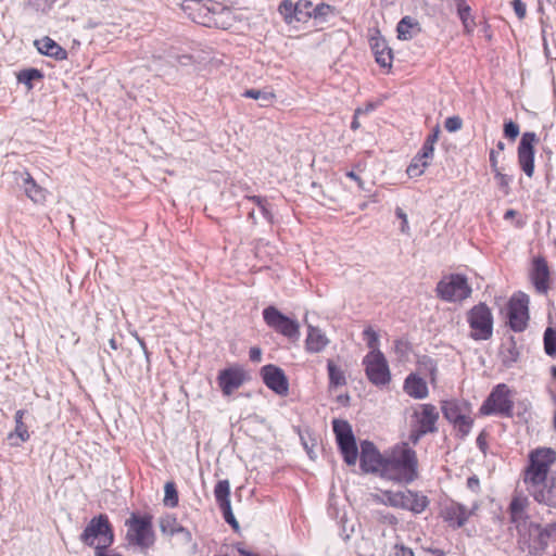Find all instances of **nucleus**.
I'll return each instance as SVG.
<instances>
[{
	"mask_svg": "<svg viewBox=\"0 0 556 556\" xmlns=\"http://www.w3.org/2000/svg\"><path fill=\"white\" fill-rule=\"evenodd\" d=\"M417 464L416 452L404 443L386 458L382 476L397 482L409 483L417 477Z\"/></svg>",
	"mask_w": 556,
	"mask_h": 556,
	"instance_id": "nucleus-1",
	"label": "nucleus"
},
{
	"mask_svg": "<svg viewBox=\"0 0 556 556\" xmlns=\"http://www.w3.org/2000/svg\"><path fill=\"white\" fill-rule=\"evenodd\" d=\"M81 543L94 548V556L99 552L108 551L114 543L115 535L109 517L100 514L91 518L79 535Z\"/></svg>",
	"mask_w": 556,
	"mask_h": 556,
	"instance_id": "nucleus-2",
	"label": "nucleus"
},
{
	"mask_svg": "<svg viewBox=\"0 0 556 556\" xmlns=\"http://www.w3.org/2000/svg\"><path fill=\"white\" fill-rule=\"evenodd\" d=\"M556 462V451L551 447H539L530 452L529 464L523 471L525 485L542 482L551 475L549 469Z\"/></svg>",
	"mask_w": 556,
	"mask_h": 556,
	"instance_id": "nucleus-3",
	"label": "nucleus"
},
{
	"mask_svg": "<svg viewBox=\"0 0 556 556\" xmlns=\"http://www.w3.org/2000/svg\"><path fill=\"white\" fill-rule=\"evenodd\" d=\"M126 541L130 546H137L140 549L150 548L155 541L152 517L150 515H139L132 513L125 521Z\"/></svg>",
	"mask_w": 556,
	"mask_h": 556,
	"instance_id": "nucleus-4",
	"label": "nucleus"
},
{
	"mask_svg": "<svg viewBox=\"0 0 556 556\" xmlns=\"http://www.w3.org/2000/svg\"><path fill=\"white\" fill-rule=\"evenodd\" d=\"M435 292L441 300L455 303L468 299L472 289L464 275L451 274L438 282Z\"/></svg>",
	"mask_w": 556,
	"mask_h": 556,
	"instance_id": "nucleus-5",
	"label": "nucleus"
},
{
	"mask_svg": "<svg viewBox=\"0 0 556 556\" xmlns=\"http://www.w3.org/2000/svg\"><path fill=\"white\" fill-rule=\"evenodd\" d=\"M467 321L471 329L470 337L476 341H486L493 334V315L484 303L475 305L467 314Z\"/></svg>",
	"mask_w": 556,
	"mask_h": 556,
	"instance_id": "nucleus-6",
	"label": "nucleus"
},
{
	"mask_svg": "<svg viewBox=\"0 0 556 556\" xmlns=\"http://www.w3.org/2000/svg\"><path fill=\"white\" fill-rule=\"evenodd\" d=\"M365 374L370 383L383 388L391 382V371L381 351L368 352L363 358Z\"/></svg>",
	"mask_w": 556,
	"mask_h": 556,
	"instance_id": "nucleus-7",
	"label": "nucleus"
},
{
	"mask_svg": "<svg viewBox=\"0 0 556 556\" xmlns=\"http://www.w3.org/2000/svg\"><path fill=\"white\" fill-rule=\"evenodd\" d=\"M510 390L505 383L497 384L480 407L484 416L501 415L510 417L514 403L510 400Z\"/></svg>",
	"mask_w": 556,
	"mask_h": 556,
	"instance_id": "nucleus-8",
	"label": "nucleus"
},
{
	"mask_svg": "<svg viewBox=\"0 0 556 556\" xmlns=\"http://www.w3.org/2000/svg\"><path fill=\"white\" fill-rule=\"evenodd\" d=\"M332 429L344 462L349 466L355 465L358 456V450L351 425L346 420L333 419Z\"/></svg>",
	"mask_w": 556,
	"mask_h": 556,
	"instance_id": "nucleus-9",
	"label": "nucleus"
},
{
	"mask_svg": "<svg viewBox=\"0 0 556 556\" xmlns=\"http://www.w3.org/2000/svg\"><path fill=\"white\" fill-rule=\"evenodd\" d=\"M263 318L266 325L276 332L289 339L300 338V325L296 320L283 315L275 306H268L263 311Z\"/></svg>",
	"mask_w": 556,
	"mask_h": 556,
	"instance_id": "nucleus-10",
	"label": "nucleus"
},
{
	"mask_svg": "<svg viewBox=\"0 0 556 556\" xmlns=\"http://www.w3.org/2000/svg\"><path fill=\"white\" fill-rule=\"evenodd\" d=\"M529 298L525 293L514 295L507 307V317L509 327L515 332H521L527 328L529 320Z\"/></svg>",
	"mask_w": 556,
	"mask_h": 556,
	"instance_id": "nucleus-11",
	"label": "nucleus"
},
{
	"mask_svg": "<svg viewBox=\"0 0 556 556\" xmlns=\"http://www.w3.org/2000/svg\"><path fill=\"white\" fill-rule=\"evenodd\" d=\"M539 141L535 132L527 131L521 136L518 149L517 157L518 164L522 172L531 178L534 174V144Z\"/></svg>",
	"mask_w": 556,
	"mask_h": 556,
	"instance_id": "nucleus-12",
	"label": "nucleus"
},
{
	"mask_svg": "<svg viewBox=\"0 0 556 556\" xmlns=\"http://www.w3.org/2000/svg\"><path fill=\"white\" fill-rule=\"evenodd\" d=\"M313 3L308 0H300L293 3L292 0H282L278 7V12L287 24L306 22L311 18V9Z\"/></svg>",
	"mask_w": 556,
	"mask_h": 556,
	"instance_id": "nucleus-13",
	"label": "nucleus"
},
{
	"mask_svg": "<svg viewBox=\"0 0 556 556\" xmlns=\"http://www.w3.org/2000/svg\"><path fill=\"white\" fill-rule=\"evenodd\" d=\"M526 489L538 503L556 507V475L552 473L536 485H526Z\"/></svg>",
	"mask_w": 556,
	"mask_h": 556,
	"instance_id": "nucleus-14",
	"label": "nucleus"
},
{
	"mask_svg": "<svg viewBox=\"0 0 556 556\" xmlns=\"http://www.w3.org/2000/svg\"><path fill=\"white\" fill-rule=\"evenodd\" d=\"M361 468L364 472L383 473L386 458L381 456L375 444L370 441L361 442Z\"/></svg>",
	"mask_w": 556,
	"mask_h": 556,
	"instance_id": "nucleus-15",
	"label": "nucleus"
},
{
	"mask_svg": "<svg viewBox=\"0 0 556 556\" xmlns=\"http://www.w3.org/2000/svg\"><path fill=\"white\" fill-rule=\"evenodd\" d=\"M261 375L265 386L278 395H287L289 392V381L283 370L275 365H265L261 369Z\"/></svg>",
	"mask_w": 556,
	"mask_h": 556,
	"instance_id": "nucleus-16",
	"label": "nucleus"
},
{
	"mask_svg": "<svg viewBox=\"0 0 556 556\" xmlns=\"http://www.w3.org/2000/svg\"><path fill=\"white\" fill-rule=\"evenodd\" d=\"M412 417L415 420V426L420 428L421 433H433L437 431L435 425L439 419V413L434 405L419 404Z\"/></svg>",
	"mask_w": 556,
	"mask_h": 556,
	"instance_id": "nucleus-17",
	"label": "nucleus"
},
{
	"mask_svg": "<svg viewBox=\"0 0 556 556\" xmlns=\"http://www.w3.org/2000/svg\"><path fill=\"white\" fill-rule=\"evenodd\" d=\"M217 380L223 393L230 395L243 384L245 375L240 367H230L219 371Z\"/></svg>",
	"mask_w": 556,
	"mask_h": 556,
	"instance_id": "nucleus-18",
	"label": "nucleus"
},
{
	"mask_svg": "<svg viewBox=\"0 0 556 556\" xmlns=\"http://www.w3.org/2000/svg\"><path fill=\"white\" fill-rule=\"evenodd\" d=\"M549 268L544 257H535L533 260V267L531 271V280L535 290L541 294H546L548 291L549 282Z\"/></svg>",
	"mask_w": 556,
	"mask_h": 556,
	"instance_id": "nucleus-19",
	"label": "nucleus"
},
{
	"mask_svg": "<svg viewBox=\"0 0 556 556\" xmlns=\"http://www.w3.org/2000/svg\"><path fill=\"white\" fill-rule=\"evenodd\" d=\"M471 514L472 511L469 510L465 505L455 502L446 505L442 510L444 520L456 528L463 527Z\"/></svg>",
	"mask_w": 556,
	"mask_h": 556,
	"instance_id": "nucleus-20",
	"label": "nucleus"
},
{
	"mask_svg": "<svg viewBox=\"0 0 556 556\" xmlns=\"http://www.w3.org/2000/svg\"><path fill=\"white\" fill-rule=\"evenodd\" d=\"M21 178V187L23 188L27 198H29L34 203L41 204L47 199V190L39 186L31 175L27 172L17 174Z\"/></svg>",
	"mask_w": 556,
	"mask_h": 556,
	"instance_id": "nucleus-21",
	"label": "nucleus"
},
{
	"mask_svg": "<svg viewBox=\"0 0 556 556\" xmlns=\"http://www.w3.org/2000/svg\"><path fill=\"white\" fill-rule=\"evenodd\" d=\"M527 506L528 500L521 496H515L509 504L508 510L510 516V522L515 525L518 532H521L522 528H525L527 525Z\"/></svg>",
	"mask_w": 556,
	"mask_h": 556,
	"instance_id": "nucleus-22",
	"label": "nucleus"
},
{
	"mask_svg": "<svg viewBox=\"0 0 556 556\" xmlns=\"http://www.w3.org/2000/svg\"><path fill=\"white\" fill-rule=\"evenodd\" d=\"M26 410L18 409L14 415L15 428L8 434V440L11 446H20L22 443L29 440V432L27 426L24 424L23 418Z\"/></svg>",
	"mask_w": 556,
	"mask_h": 556,
	"instance_id": "nucleus-23",
	"label": "nucleus"
},
{
	"mask_svg": "<svg viewBox=\"0 0 556 556\" xmlns=\"http://www.w3.org/2000/svg\"><path fill=\"white\" fill-rule=\"evenodd\" d=\"M428 505L429 501L427 496L407 489L403 491L402 509L410 510L414 514H420L427 508Z\"/></svg>",
	"mask_w": 556,
	"mask_h": 556,
	"instance_id": "nucleus-24",
	"label": "nucleus"
},
{
	"mask_svg": "<svg viewBox=\"0 0 556 556\" xmlns=\"http://www.w3.org/2000/svg\"><path fill=\"white\" fill-rule=\"evenodd\" d=\"M444 417L459 428L463 433H468L471 428V420L462 415L456 404L447 403L443 406Z\"/></svg>",
	"mask_w": 556,
	"mask_h": 556,
	"instance_id": "nucleus-25",
	"label": "nucleus"
},
{
	"mask_svg": "<svg viewBox=\"0 0 556 556\" xmlns=\"http://www.w3.org/2000/svg\"><path fill=\"white\" fill-rule=\"evenodd\" d=\"M403 389L409 396L418 400L427 397L429 393L426 381L414 374L407 376Z\"/></svg>",
	"mask_w": 556,
	"mask_h": 556,
	"instance_id": "nucleus-26",
	"label": "nucleus"
},
{
	"mask_svg": "<svg viewBox=\"0 0 556 556\" xmlns=\"http://www.w3.org/2000/svg\"><path fill=\"white\" fill-rule=\"evenodd\" d=\"M308 333L306 338V350L311 353L323 351L329 343L326 334L317 327L307 324Z\"/></svg>",
	"mask_w": 556,
	"mask_h": 556,
	"instance_id": "nucleus-27",
	"label": "nucleus"
},
{
	"mask_svg": "<svg viewBox=\"0 0 556 556\" xmlns=\"http://www.w3.org/2000/svg\"><path fill=\"white\" fill-rule=\"evenodd\" d=\"M35 45L41 54L54 58L55 60H65L67 52L59 43L49 37L36 40Z\"/></svg>",
	"mask_w": 556,
	"mask_h": 556,
	"instance_id": "nucleus-28",
	"label": "nucleus"
},
{
	"mask_svg": "<svg viewBox=\"0 0 556 556\" xmlns=\"http://www.w3.org/2000/svg\"><path fill=\"white\" fill-rule=\"evenodd\" d=\"M161 530L163 533H166L168 535H179L181 539V542L185 544H188L192 540L191 532L184 528L181 525H179L176 520V518L173 517H166L161 521Z\"/></svg>",
	"mask_w": 556,
	"mask_h": 556,
	"instance_id": "nucleus-29",
	"label": "nucleus"
},
{
	"mask_svg": "<svg viewBox=\"0 0 556 556\" xmlns=\"http://www.w3.org/2000/svg\"><path fill=\"white\" fill-rule=\"evenodd\" d=\"M397 38L401 40H409L420 33L419 24L410 16H404L396 27Z\"/></svg>",
	"mask_w": 556,
	"mask_h": 556,
	"instance_id": "nucleus-30",
	"label": "nucleus"
},
{
	"mask_svg": "<svg viewBox=\"0 0 556 556\" xmlns=\"http://www.w3.org/2000/svg\"><path fill=\"white\" fill-rule=\"evenodd\" d=\"M376 62L382 67H391L393 54L391 48L388 47L384 40H376L371 45Z\"/></svg>",
	"mask_w": 556,
	"mask_h": 556,
	"instance_id": "nucleus-31",
	"label": "nucleus"
},
{
	"mask_svg": "<svg viewBox=\"0 0 556 556\" xmlns=\"http://www.w3.org/2000/svg\"><path fill=\"white\" fill-rule=\"evenodd\" d=\"M327 370L329 378V389H337L346 384V377L340 366H338L332 359L327 362Z\"/></svg>",
	"mask_w": 556,
	"mask_h": 556,
	"instance_id": "nucleus-32",
	"label": "nucleus"
},
{
	"mask_svg": "<svg viewBox=\"0 0 556 556\" xmlns=\"http://www.w3.org/2000/svg\"><path fill=\"white\" fill-rule=\"evenodd\" d=\"M490 165H491V169H492V172L494 174V178L497 181L498 188L505 194H508L509 190H510L509 189V185H510L513 178L510 176L502 173L501 168L497 165V161L495 159V153L494 152H490Z\"/></svg>",
	"mask_w": 556,
	"mask_h": 556,
	"instance_id": "nucleus-33",
	"label": "nucleus"
},
{
	"mask_svg": "<svg viewBox=\"0 0 556 556\" xmlns=\"http://www.w3.org/2000/svg\"><path fill=\"white\" fill-rule=\"evenodd\" d=\"M214 495L218 506L230 503V484L228 480H219L214 488Z\"/></svg>",
	"mask_w": 556,
	"mask_h": 556,
	"instance_id": "nucleus-34",
	"label": "nucleus"
},
{
	"mask_svg": "<svg viewBox=\"0 0 556 556\" xmlns=\"http://www.w3.org/2000/svg\"><path fill=\"white\" fill-rule=\"evenodd\" d=\"M544 351L546 355L556 357V328L547 327L544 331Z\"/></svg>",
	"mask_w": 556,
	"mask_h": 556,
	"instance_id": "nucleus-35",
	"label": "nucleus"
},
{
	"mask_svg": "<svg viewBox=\"0 0 556 556\" xmlns=\"http://www.w3.org/2000/svg\"><path fill=\"white\" fill-rule=\"evenodd\" d=\"M428 160L421 159L419 154L415 155L408 165L406 173L410 178L419 177L424 174L426 167L429 165Z\"/></svg>",
	"mask_w": 556,
	"mask_h": 556,
	"instance_id": "nucleus-36",
	"label": "nucleus"
},
{
	"mask_svg": "<svg viewBox=\"0 0 556 556\" xmlns=\"http://www.w3.org/2000/svg\"><path fill=\"white\" fill-rule=\"evenodd\" d=\"M243 96L260 101L263 106L269 105L275 98L273 92L258 89H248Z\"/></svg>",
	"mask_w": 556,
	"mask_h": 556,
	"instance_id": "nucleus-37",
	"label": "nucleus"
},
{
	"mask_svg": "<svg viewBox=\"0 0 556 556\" xmlns=\"http://www.w3.org/2000/svg\"><path fill=\"white\" fill-rule=\"evenodd\" d=\"M164 504L168 507L178 505V492L174 482H166L164 486Z\"/></svg>",
	"mask_w": 556,
	"mask_h": 556,
	"instance_id": "nucleus-38",
	"label": "nucleus"
},
{
	"mask_svg": "<svg viewBox=\"0 0 556 556\" xmlns=\"http://www.w3.org/2000/svg\"><path fill=\"white\" fill-rule=\"evenodd\" d=\"M41 77H42V74L39 70L29 68V70H24V71L20 72V74L17 75V80L20 83L28 86V88H31V81L35 79H40Z\"/></svg>",
	"mask_w": 556,
	"mask_h": 556,
	"instance_id": "nucleus-39",
	"label": "nucleus"
},
{
	"mask_svg": "<svg viewBox=\"0 0 556 556\" xmlns=\"http://www.w3.org/2000/svg\"><path fill=\"white\" fill-rule=\"evenodd\" d=\"M458 15L462 20L464 27L470 31L475 27V22L470 15V7L467 4L458 5Z\"/></svg>",
	"mask_w": 556,
	"mask_h": 556,
	"instance_id": "nucleus-40",
	"label": "nucleus"
},
{
	"mask_svg": "<svg viewBox=\"0 0 556 556\" xmlns=\"http://www.w3.org/2000/svg\"><path fill=\"white\" fill-rule=\"evenodd\" d=\"M363 336L367 341V346L370 349V352L380 351L378 349L379 337L372 328H370V327L366 328L363 331Z\"/></svg>",
	"mask_w": 556,
	"mask_h": 556,
	"instance_id": "nucleus-41",
	"label": "nucleus"
},
{
	"mask_svg": "<svg viewBox=\"0 0 556 556\" xmlns=\"http://www.w3.org/2000/svg\"><path fill=\"white\" fill-rule=\"evenodd\" d=\"M330 13H332V8L329 4L320 3L315 8L311 9V17L315 20H325Z\"/></svg>",
	"mask_w": 556,
	"mask_h": 556,
	"instance_id": "nucleus-42",
	"label": "nucleus"
},
{
	"mask_svg": "<svg viewBox=\"0 0 556 556\" xmlns=\"http://www.w3.org/2000/svg\"><path fill=\"white\" fill-rule=\"evenodd\" d=\"M387 503L392 507L402 508L403 506V491H387L384 492Z\"/></svg>",
	"mask_w": 556,
	"mask_h": 556,
	"instance_id": "nucleus-43",
	"label": "nucleus"
},
{
	"mask_svg": "<svg viewBox=\"0 0 556 556\" xmlns=\"http://www.w3.org/2000/svg\"><path fill=\"white\" fill-rule=\"evenodd\" d=\"M463 126V121L459 116H451V117H447L444 122V127L447 131L450 132H455L457 130H459Z\"/></svg>",
	"mask_w": 556,
	"mask_h": 556,
	"instance_id": "nucleus-44",
	"label": "nucleus"
},
{
	"mask_svg": "<svg viewBox=\"0 0 556 556\" xmlns=\"http://www.w3.org/2000/svg\"><path fill=\"white\" fill-rule=\"evenodd\" d=\"M504 135L510 140H515L519 135V126L513 121H508L504 124Z\"/></svg>",
	"mask_w": 556,
	"mask_h": 556,
	"instance_id": "nucleus-45",
	"label": "nucleus"
},
{
	"mask_svg": "<svg viewBox=\"0 0 556 556\" xmlns=\"http://www.w3.org/2000/svg\"><path fill=\"white\" fill-rule=\"evenodd\" d=\"M56 0H29V5L36 11L46 12Z\"/></svg>",
	"mask_w": 556,
	"mask_h": 556,
	"instance_id": "nucleus-46",
	"label": "nucleus"
},
{
	"mask_svg": "<svg viewBox=\"0 0 556 556\" xmlns=\"http://www.w3.org/2000/svg\"><path fill=\"white\" fill-rule=\"evenodd\" d=\"M395 215L402 220L400 228L401 232L404 235H409L410 232L406 213L401 207H396Z\"/></svg>",
	"mask_w": 556,
	"mask_h": 556,
	"instance_id": "nucleus-47",
	"label": "nucleus"
},
{
	"mask_svg": "<svg viewBox=\"0 0 556 556\" xmlns=\"http://www.w3.org/2000/svg\"><path fill=\"white\" fill-rule=\"evenodd\" d=\"M389 556H414V552L404 545H394Z\"/></svg>",
	"mask_w": 556,
	"mask_h": 556,
	"instance_id": "nucleus-48",
	"label": "nucleus"
},
{
	"mask_svg": "<svg viewBox=\"0 0 556 556\" xmlns=\"http://www.w3.org/2000/svg\"><path fill=\"white\" fill-rule=\"evenodd\" d=\"M434 146L425 141L420 152L418 153L421 159L430 161L433 157Z\"/></svg>",
	"mask_w": 556,
	"mask_h": 556,
	"instance_id": "nucleus-49",
	"label": "nucleus"
},
{
	"mask_svg": "<svg viewBox=\"0 0 556 556\" xmlns=\"http://www.w3.org/2000/svg\"><path fill=\"white\" fill-rule=\"evenodd\" d=\"M513 8L519 18L526 15V4L521 0H513Z\"/></svg>",
	"mask_w": 556,
	"mask_h": 556,
	"instance_id": "nucleus-50",
	"label": "nucleus"
},
{
	"mask_svg": "<svg viewBox=\"0 0 556 556\" xmlns=\"http://www.w3.org/2000/svg\"><path fill=\"white\" fill-rule=\"evenodd\" d=\"M467 488L475 493H478L480 490V481L477 476H471L467 479Z\"/></svg>",
	"mask_w": 556,
	"mask_h": 556,
	"instance_id": "nucleus-51",
	"label": "nucleus"
},
{
	"mask_svg": "<svg viewBox=\"0 0 556 556\" xmlns=\"http://www.w3.org/2000/svg\"><path fill=\"white\" fill-rule=\"evenodd\" d=\"M258 207H260L261 213L264 216V218L267 219L269 224H273L274 223V215H273L271 211L269 210L268 202H265V204H263V205H261Z\"/></svg>",
	"mask_w": 556,
	"mask_h": 556,
	"instance_id": "nucleus-52",
	"label": "nucleus"
},
{
	"mask_svg": "<svg viewBox=\"0 0 556 556\" xmlns=\"http://www.w3.org/2000/svg\"><path fill=\"white\" fill-rule=\"evenodd\" d=\"M426 433H421L420 432V428L418 427H414V429H412L410 433H409V441L413 443V444H417L419 442V440L421 439L422 435H425Z\"/></svg>",
	"mask_w": 556,
	"mask_h": 556,
	"instance_id": "nucleus-53",
	"label": "nucleus"
},
{
	"mask_svg": "<svg viewBox=\"0 0 556 556\" xmlns=\"http://www.w3.org/2000/svg\"><path fill=\"white\" fill-rule=\"evenodd\" d=\"M250 359L252 362L258 363L262 361V351L260 348L253 346L249 352Z\"/></svg>",
	"mask_w": 556,
	"mask_h": 556,
	"instance_id": "nucleus-54",
	"label": "nucleus"
},
{
	"mask_svg": "<svg viewBox=\"0 0 556 556\" xmlns=\"http://www.w3.org/2000/svg\"><path fill=\"white\" fill-rule=\"evenodd\" d=\"M222 513H223V516H224V519L225 521H228V519H232L235 516L232 514V510H231V505L230 503L228 504H222L219 506Z\"/></svg>",
	"mask_w": 556,
	"mask_h": 556,
	"instance_id": "nucleus-55",
	"label": "nucleus"
},
{
	"mask_svg": "<svg viewBox=\"0 0 556 556\" xmlns=\"http://www.w3.org/2000/svg\"><path fill=\"white\" fill-rule=\"evenodd\" d=\"M439 132H440V129L439 127H435L432 129L431 134L428 135V137L426 138L425 141L431 143V144H435V142L438 141L439 139Z\"/></svg>",
	"mask_w": 556,
	"mask_h": 556,
	"instance_id": "nucleus-56",
	"label": "nucleus"
},
{
	"mask_svg": "<svg viewBox=\"0 0 556 556\" xmlns=\"http://www.w3.org/2000/svg\"><path fill=\"white\" fill-rule=\"evenodd\" d=\"M363 113V110L362 109H356L355 110V113H354V117H353V121L351 123V128L353 130H356L361 127V124L358 122V116Z\"/></svg>",
	"mask_w": 556,
	"mask_h": 556,
	"instance_id": "nucleus-57",
	"label": "nucleus"
},
{
	"mask_svg": "<svg viewBox=\"0 0 556 556\" xmlns=\"http://www.w3.org/2000/svg\"><path fill=\"white\" fill-rule=\"evenodd\" d=\"M380 519L389 525H395L397 522V519L391 514H381Z\"/></svg>",
	"mask_w": 556,
	"mask_h": 556,
	"instance_id": "nucleus-58",
	"label": "nucleus"
},
{
	"mask_svg": "<svg viewBox=\"0 0 556 556\" xmlns=\"http://www.w3.org/2000/svg\"><path fill=\"white\" fill-rule=\"evenodd\" d=\"M247 200L252 201L257 206H261V205L265 204V202H267V200L265 198L260 197V195H249V197H247Z\"/></svg>",
	"mask_w": 556,
	"mask_h": 556,
	"instance_id": "nucleus-59",
	"label": "nucleus"
},
{
	"mask_svg": "<svg viewBox=\"0 0 556 556\" xmlns=\"http://www.w3.org/2000/svg\"><path fill=\"white\" fill-rule=\"evenodd\" d=\"M505 143L503 141H498L496 143V148L495 149H492L490 152H494L495 153V159L498 157L500 153L503 152L505 150ZM498 162V160H496Z\"/></svg>",
	"mask_w": 556,
	"mask_h": 556,
	"instance_id": "nucleus-60",
	"label": "nucleus"
},
{
	"mask_svg": "<svg viewBox=\"0 0 556 556\" xmlns=\"http://www.w3.org/2000/svg\"><path fill=\"white\" fill-rule=\"evenodd\" d=\"M237 551L239 552V554L241 556H260L258 554H255L253 552H250V551H247L245 548H243L241 545H238L237 546Z\"/></svg>",
	"mask_w": 556,
	"mask_h": 556,
	"instance_id": "nucleus-61",
	"label": "nucleus"
},
{
	"mask_svg": "<svg viewBox=\"0 0 556 556\" xmlns=\"http://www.w3.org/2000/svg\"><path fill=\"white\" fill-rule=\"evenodd\" d=\"M346 176L353 180H355L361 188H363V180L359 176H357L354 172H348Z\"/></svg>",
	"mask_w": 556,
	"mask_h": 556,
	"instance_id": "nucleus-62",
	"label": "nucleus"
},
{
	"mask_svg": "<svg viewBox=\"0 0 556 556\" xmlns=\"http://www.w3.org/2000/svg\"><path fill=\"white\" fill-rule=\"evenodd\" d=\"M477 444L482 451H484L485 440L482 433L477 438Z\"/></svg>",
	"mask_w": 556,
	"mask_h": 556,
	"instance_id": "nucleus-63",
	"label": "nucleus"
},
{
	"mask_svg": "<svg viewBox=\"0 0 556 556\" xmlns=\"http://www.w3.org/2000/svg\"><path fill=\"white\" fill-rule=\"evenodd\" d=\"M98 556H123V555H121L118 553H108L106 551H104V552H99Z\"/></svg>",
	"mask_w": 556,
	"mask_h": 556,
	"instance_id": "nucleus-64",
	"label": "nucleus"
}]
</instances>
